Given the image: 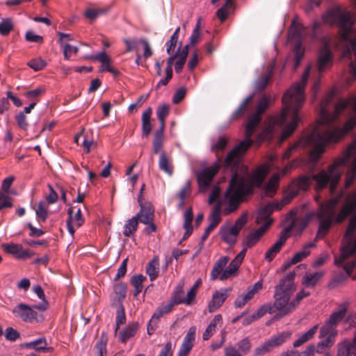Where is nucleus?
I'll return each instance as SVG.
<instances>
[{
  "instance_id": "obj_13",
  "label": "nucleus",
  "mask_w": 356,
  "mask_h": 356,
  "mask_svg": "<svg viewBox=\"0 0 356 356\" xmlns=\"http://www.w3.org/2000/svg\"><path fill=\"white\" fill-rule=\"evenodd\" d=\"M296 220L292 219L291 225L285 227L284 230L280 233L278 240L276 243L269 248V250L265 254V259L268 261H271L277 255V254L281 250L282 246L286 243L289 233L293 229L296 225Z\"/></svg>"
},
{
  "instance_id": "obj_41",
  "label": "nucleus",
  "mask_w": 356,
  "mask_h": 356,
  "mask_svg": "<svg viewBox=\"0 0 356 356\" xmlns=\"http://www.w3.org/2000/svg\"><path fill=\"white\" fill-rule=\"evenodd\" d=\"M316 244L313 242L309 243L306 245L304 246L303 249L298 252H296L292 258V263L297 264L304 259H305L309 254L311 248L315 247Z\"/></svg>"
},
{
  "instance_id": "obj_57",
  "label": "nucleus",
  "mask_w": 356,
  "mask_h": 356,
  "mask_svg": "<svg viewBox=\"0 0 356 356\" xmlns=\"http://www.w3.org/2000/svg\"><path fill=\"white\" fill-rule=\"evenodd\" d=\"M125 321L126 315L124 312V309L122 305H120V307L118 309L116 312V326L115 330V334H117L120 325L124 324Z\"/></svg>"
},
{
  "instance_id": "obj_34",
  "label": "nucleus",
  "mask_w": 356,
  "mask_h": 356,
  "mask_svg": "<svg viewBox=\"0 0 356 356\" xmlns=\"http://www.w3.org/2000/svg\"><path fill=\"white\" fill-rule=\"evenodd\" d=\"M163 132L164 129L159 128L154 133L152 144V151L155 154H159L163 147L164 138Z\"/></svg>"
},
{
  "instance_id": "obj_44",
  "label": "nucleus",
  "mask_w": 356,
  "mask_h": 356,
  "mask_svg": "<svg viewBox=\"0 0 356 356\" xmlns=\"http://www.w3.org/2000/svg\"><path fill=\"white\" fill-rule=\"evenodd\" d=\"M221 203L218 201L213 207L211 213L209 216L211 220L210 224L214 227H217L221 220Z\"/></svg>"
},
{
  "instance_id": "obj_30",
  "label": "nucleus",
  "mask_w": 356,
  "mask_h": 356,
  "mask_svg": "<svg viewBox=\"0 0 356 356\" xmlns=\"http://www.w3.org/2000/svg\"><path fill=\"white\" fill-rule=\"evenodd\" d=\"M184 225L183 227L185 229L182 240H186L192 234L193 228L192 226V221L193 220V213L191 208H188L184 215Z\"/></svg>"
},
{
  "instance_id": "obj_4",
  "label": "nucleus",
  "mask_w": 356,
  "mask_h": 356,
  "mask_svg": "<svg viewBox=\"0 0 356 356\" xmlns=\"http://www.w3.org/2000/svg\"><path fill=\"white\" fill-rule=\"evenodd\" d=\"M343 192L324 204H321L316 211V217L319 220L317 237L323 238L330 227L336 223L343 221L351 213L354 216L350 218L346 232V237L350 238L356 229V193L350 195L343 204L339 206V202Z\"/></svg>"
},
{
  "instance_id": "obj_29",
  "label": "nucleus",
  "mask_w": 356,
  "mask_h": 356,
  "mask_svg": "<svg viewBox=\"0 0 356 356\" xmlns=\"http://www.w3.org/2000/svg\"><path fill=\"white\" fill-rule=\"evenodd\" d=\"M234 8V0H225V3L216 11V16L221 23L227 19Z\"/></svg>"
},
{
  "instance_id": "obj_19",
  "label": "nucleus",
  "mask_w": 356,
  "mask_h": 356,
  "mask_svg": "<svg viewBox=\"0 0 356 356\" xmlns=\"http://www.w3.org/2000/svg\"><path fill=\"white\" fill-rule=\"evenodd\" d=\"M177 58H178V49H177L174 54H172V56L168 58L167 61V67L165 68V77L159 81L156 86V89H158L161 86H166L169 83L170 80L172 77L173 65L175 66V72H178V60H176Z\"/></svg>"
},
{
  "instance_id": "obj_10",
  "label": "nucleus",
  "mask_w": 356,
  "mask_h": 356,
  "mask_svg": "<svg viewBox=\"0 0 356 356\" xmlns=\"http://www.w3.org/2000/svg\"><path fill=\"white\" fill-rule=\"evenodd\" d=\"M310 182V178L308 176H301L294 179L289 186L284 198L282 202L276 203H270L273 205L274 210L281 209L285 204H289L293 198L298 195L300 191L307 189Z\"/></svg>"
},
{
  "instance_id": "obj_15",
  "label": "nucleus",
  "mask_w": 356,
  "mask_h": 356,
  "mask_svg": "<svg viewBox=\"0 0 356 356\" xmlns=\"http://www.w3.org/2000/svg\"><path fill=\"white\" fill-rule=\"evenodd\" d=\"M219 168L220 165L215 164L198 172L197 181L201 192L205 193L207 191L213 177L218 172Z\"/></svg>"
},
{
  "instance_id": "obj_12",
  "label": "nucleus",
  "mask_w": 356,
  "mask_h": 356,
  "mask_svg": "<svg viewBox=\"0 0 356 356\" xmlns=\"http://www.w3.org/2000/svg\"><path fill=\"white\" fill-rule=\"evenodd\" d=\"M297 165L298 161H293L287 165L284 168H283L280 172L274 173L265 186L264 192L266 195L268 197H273L276 193L281 177H284L289 172H290L291 169L296 168Z\"/></svg>"
},
{
  "instance_id": "obj_16",
  "label": "nucleus",
  "mask_w": 356,
  "mask_h": 356,
  "mask_svg": "<svg viewBox=\"0 0 356 356\" xmlns=\"http://www.w3.org/2000/svg\"><path fill=\"white\" fill-rule=\"evenodd\" d=\"M1 248L5 252L13 255L18 259H26L33 255V252L29 249H24L21 244L3 243Z\"/></svg>"
},
{
  "instance_id": "obj_17",
  "label": "nucleus",
  "mask_w": 356,
  "mask_h": 356,
  "mask_svg": "<svg viewBox=\"0 0 356 356\" xmlns=\"http://www.w3.org/2000/svg\"><path fill=\"white\" fill-rule=\"evenodd\" d=\"M138 202L140 204V211L136 215L139 221L143 224L151 222L154 218V209L150 202H143L141 195L138 197Z\"/></svg>"
},
{
  "instance_id": "obj_24",
  "label": "nucleus",
  "mask_w": 356,
  "mask_h": 356,
  "mask_svg": "<svg viewBox=\"0 0 356 356\" xmlns=\"http://www.w3.org/2000/svg\"><path fill=\"white\" fill-rule=\"evenodd\" d=\"M222 316L221 314H216L213 318L211 321L210 323L206 328L204 332L202 334V339L204 341L209 340L213 334L216 332L218 327H220L222 325Z\"/></svg>"
},
{
  "instance_id": "obj_52",
  "label": "nucleus",
  "mask_w": 356,
  "mask_h": 356,
  "mask_svg": "<svg viewBox=\"0 0 356 356\" xmlns=\"http://www.w3.org/2000/svg\"><path fill=\"white\" fill-rule=\"evenodd\" d=\"M127 286L125 283L120 282L115 285L114 291L119 301H122L127 296Z\"/></svg>"
},
{
  "instance_id": "obj_1",
  "label": "nucleus",
  "mask_w": 356,
  "mask_h": 356,
  "mask_svg": "<svg viewBox=\"0 0 356 356\" xmlns=\"http://www.w3.org/2000/svg\"><path fill=\"white\" fill-rule=\"evenodd\" d=\"M334 96V91L328 92L320 105L321 124L326 126L325 130H314L299 140L285 151L283 159H288L298 148L312 147L309 160L315 162L324 152L325 145L337 143L356 126V97L351 101L340 100L335 104L334 112L330 113L328 105Z\"/></svg>"
},
{
  "instance_id": "obj_61",
  "label": "nucleus",
  "mask_w": 356,
  "mask_h": 356,
  "mask_svg": "<svg viewBox=\"0 0 356 356\" xmlns=\"http://www.w3.org/2000/svg\"><path fill=\"white\" fill-rule=\"evenodd\" d=\"M268 104L269 98L266 96H264L259 100L254 113L261 117V114L264 113L268 108Z\"/></svg>"
},
{
  "instance_id": "obj_60",
  "label": "nucleus",
  "mask_w": 356,
  "mask_h": 356,
  "mask_svg": "<svg viewBox=\"0 0 356 356\" xmlns=\"http://www.w3.org/2000/svg\"><path fill=\"white\" fill-rule=\"evenodd\" d=\"M13 207V198L4 193L0 192V211Z\"/></svg>"
},
{
  "instance_id": "obj_14",
  "label": "nucleus",
  "mask_w": 356,
  "mask_h": 356,
  "mask_svg": "<svg viewBox=\"0 0 356 356\" xmlns=\"http://www.w3.org/2000/svg\"><path fill=\"white\" fill-rule=\"evenodd\" d=\"M13 313L16 317L20 318L24 322L31 323L34 321H40L43 319L42 315L38 314L33 310V308L26 304L20 303L17 305L13 309Z\"/></svg>"
},
{
  "instance_id": "obj_36",
  "label": "nucleus",
  "mask_w": 356,
  "mask_h": 356,
  "mask_svg": "<svg viewBox=\"0 0 356 356\" xmlns=\"http://www.w3.org/2000/svg\"><path fill=\"white\" fill-rule=\"evenodd\" d=\"M159 260L158 257L151 260L146 266V272L151 281H154L159 275Z\"/></svg>"
},
{
  "instance_id": "obj_27",
  "label": "nucleus",
  "mask_w": 356,
  "mask_h": 356,
  "mask_svg": "<svg viewBox=\"0 0 356 356\" xmlns=\"http://www.w3.org/2000/svg\"><path fill=\"white\" fill-rule=\"evenodd\" d=\"M152 108H147L142 115V136L147 138L152 129L151 123Z\"/></svg>"
},
{
  "instance_id": "obj_51",
  "label": "nucleus",
  "mask_w": 356,
  "mask_h": 356,
  "mask_svg": "<svg viewBox=\"0 0 356 356\" xmlns=\"http://www.w3.org/2000/svg\"><path fill=\"white\" fill-rule=\"evenodd\" d=\"M13 29V24L10 18H6L0 23V34L1 35H8Z\"/></svg>"
},
{
  "instance_id": "obj_37",
  "label": "nucleus",
  "mask_w": 356,
  "mask_h": 356,
  "mask_svg": "<svg viewBox=\"0 0 356 356\" xmlns=\"http://www.w3.org/2000/svg\"><path fill=\"white\" fill-rule=\"evenodd\" d=\"M146 280V277L141 274L134 275L130 280L131 284L134 287L135 291L134 296L137 297L143 289V282Z\"/></svg>"
},
{
  "instance_id": "obj_35",
  "label": "nucleus",
  "mask_w": 356,
  "mask_h": 356,
  "mask_svg": "<svg viewBox=\"0 0 356 356\" xmlns=\"http://www.w3.org/2000/svg\"><path fill=\"white\" fill-rule=\"evenodd\" d=\"M182 291L179 289V304L187 306H193L196 303L197 293L191 288L188 291L186 295H181Z\"/></svg>"
},
{
  "instance_id": "obj_62",
  "label": "nucleus",
  "mask_w": 356,
  "mask_h": 356,
  "mask_svg": "<svg viewBox=\"0 0 356 356\" xmlns=\"http://www.w3.org/2000/svg\"><path fill=\"white\" fill-rule=\"evenodd\" d=\"M86 58L97 60L102 63V64L108 65L110 63V58L107 56V54L104 51L99 52L96 55L87 56Z\"/></svg>"
},
{
  "instance_id": "obj_40",
  "label": "nucleus",
  "mask_w": 356,
  "mask_h": 356,
  "mask_svg": "<svg viewBox=\"0 0 356 356\" xmlns=\"http://www.w3.org/2000/svg\"><path fill=\"white\" fill-rule=\"evenodd\" d=\"M170 113V105L163 104L158 106L156 109V115L160 123V127L165 129V119Z\"/></svg>"
},
{
  "instance_id": "obj_25",
  "label": "nucleus",
  "mask_w": 356,
  "mask_h": 356,
  "mask_svg": "<svg viewBox=\"0 0 356 356\" xmlns=\"http://www.w3.org/2000/svg\"><path fill=\"white\" fill-rule=\"evenodd\" d=\"M266 232V226H261L255 231L250 233L247 236L246 239L243 243V245L245 246L243 248H246L247 250L248 248H250L255 245Z\"/></svg>"
},
{
  "instance_id": "obj_26",
  "label": "nucleus",
  "mask_w": 356,
  "mask_h": 356,
  "mask_svg": "<svg viewBox=\"0 0 356 356\" xmlns=\"http://www.w3.org/2000/svg\"><path fill=\"white\" fill-rule=\"evenodd\" d=\"M139 324L138 322H132L128 324L126 328L119 332V340L125 343L129 339L133 337L138 330Z\"/></svg>"
},
{
  "instance_id": "obj_33",
  "label": "nucleus",
  "mask_w": 356,
  "mask_h": 356,
  "mask_svg": "<svg viewBox=\"0 0 356 356\" xmlns=\"http://www.w3.org/2000/svg\"><path fill=\"white\" fill-rule=\"evenodd\" d=\"M318 325H314L309 330L299 336L293 343L295 348L299 347L313 338L318 330Z\"/></svg>"
},
{
  "instance_id": "obj_39",
  "label": "nucleus",
  "mask_w": 356,
  "mask_h": 356,
  "mask_svg": "<svg viewBox=\"0 0 356 356\" xmlns=\"http://www.w3.org/2000/svg\"><path fill=\"white\" fill-rule=\"evenodd\" d=\"M356 179V156L354 159L350 168L349 170L348 171L346 176V181H345V187L348 188L350 187L354 182L355 179ZM356 193V192H354L351 194H349L346 197V200L351 195Z\"/></svg>"
},
{
  "instance_id": "obj_28",
  "label": "nucleus",
  "mask_w": 356,
  "mask_h": 356,
  "mask_svg": "<svg viewBox=\"0 0 356 356\" xmlns=\"http://www.w3.org/2000/svg\"><path fill=\"white\" fill-rule=\"evenodd\" d=\"M322 271L315 273H307L302 279V284L307 287H314L323 277Z\"/></svg>"
},
{
  "instance_id": "obj_23",
  "label": "nucleus",
  "mask_w": 356,
  "mask_h": 356,
  "mask_svg": "<svg viewBox=\"0 0 356 356\" xmlns=\"http://www.w3.org/2000/svg\"><path fill=\"white\" fill-rule=\"evenodd\" d=\"M178 305V286L175 289L173 296L166 303L159 306L155 313L154 318H159L164 314L170 313L175 305Z\"/></svg>"
},
{
  "instance_id": "obj_42",
  "label": "nucleus",
  "mask_w": 356,
  "mask_h": 356,
  "mask_svg": "<svg viewBox=\"0 0 356 356\" xmlns=\"http://www.w3.org/2000/svg\"><path fill=\"white\" fill-rule=\"evenodd\" d=\"M291 334V333L290 332H283L273 336L268 341L273 348H275L284 343L286 340L290 337Z\"/></svg>"
},
{
  "instance_id": "obj_2",
  "label": "nucleus",
  "mask_w": 356,
  "mask_h": 356,
  "mask_svg": "<svg viewBox=\"0 0 356 356\" xmlns=\"http://www.w3.org/2000/svg\"><path fill=\"white\" fill-rule=\"evenodd\" d=\"M310 72V67H307L302 76L300 82L295 83L283 95L282 102L284 105L282 113L273 118L270 123L259 134V140H270L273 135L276 126L283 127L287 121L290 122L282 131L280 136V143H282L289 137L298 125L299 121L298 111L305 102L304 88L307 83Z\"/></svg>"
},
{
  "instance_id": "obj_3",
  "label": "nucleus",
  "mask_w": 356,
  "mask_h": 356,
  "mask_svg": "<svg viewBox=\"0 0 356 356\" xmlns=\"http://www.w3.org/2000/svg\"><path fill=\"white\" fill-rule=\"evenodd\" d=\"M223 167L225 170H229L232 173L224 200L220 202L221 206L227 204L224 209V213L229 215L238 208L243 196L251 193L254 187H259L261 185L268 173V168L260 166L250 176L248 168L242 162L235 163L234 161H231L228 165L225 159Z\"/></svg>"
},
{
  "instance_id": "obj_64",
  "label": "nucleus",
  "mask_w": 356,
  "mask_h": 356,
  "mask_svg": "<svg viewBox=\"0 0 356 356\" xmlns=\"http://www.w3.org/2000/svg\"><path fill=\"white\" fill-rule=\"evenodd\" d=\"M314 350L315 347L314 346H310L305 351L300 353L298 351L293 350L287 354H286L284 356H314Z\"/></svg>"
},
{
  "instance_id": "obj_46",
  "label": "nucleus",
  "mask_w": 356,
  "mask_h": 356,
  "mask_svg": "<svg viewBox=\"0 0 356 356\" xmlns=\"http://www.w3.org/2000/svg\"><path fill=\"white\" fill-rule=\"evenodd\" d=\"M106 338L104 335L101 336L95 346L96 356H106Z\"/></svg>"
},
{
  "instance_id": "obj_48",
  "label": "nucleus",
  "mask_w": 356,
  "mask_h": 356,
  "mask_svg": "<svg viewBox=\"0 0 356 356\" xmlns=\"http://www.w3.org/2000/svg\"><path fill=\"white\" fill-rule=\"evenodd\" d=\"M272 76V69H270L266 74L261 76L255 82V88L259 90H264Z\"/></svg>"
},
{
  "instance_id": "obj_49",
  "label": "nucleus",
  "mask_w": 356,
  "mask_h": 356,
  "mask_svg": "<svg viewBox=\"0 0 356 356\" xmlns=\"http://www.w3.org/2000/svg\"><path fill=\"white\" fill-rule=\"evenodd\" d=\"M35 214L37 218L42 222H44L48 218L47 207L44 206L43 202L40 201L38 204V208L35 209Z\"/></svg>"
},
{
  "instance_id": "obj_58",
  "label": "nucleus",
  "mask_w": 356,
  "mask_h": 356,
  "mask_svg": "<svg viewBox=\"0 0 356 356\" xmlns=\"http://www.w3.org/2000/svg\"><path fill=\"white\" fill-rule=\"evenodd\" d=\"M15 120L17 122V126L24 130L26 131L29 128V122L27 121L26 116L25 115L24 112H19L17 115H15Z\"/></svg>"
},
{
  "instance_id": "obj_11",
  "label": "nucleus",
  "mask_w": 356,
  "mask_h": 356,
  "mask_svg": "<svg viewBox=\"0 0 356 356\" xmlns=\"http://www.w3.org/2000/svg\"><path fill=\"white\" fill-rule=\"evenodd\" d=\"M248 221V213H243L235 222L234 225L229 227L225 226L222 227L220 229L219 234L220 238L225 243L232 245H234L237 240V236L241 230V229L244 227V225L247 223Z\"/></svg>"
},
{
  "instance_id": "obj_22",
  "label": "nucleus",
  "mask_w": 356,
  "mask_h": 356,
  "mask_svg": "<svg viewBox=\"0 0 356 356\" xmlns=\"http://www.w3.org/2000/svg\"><path fill=\"white\" fill-rule=\"evenodd\" d=\"M274 211L273 205L268 204L264 207L261 208L257 213L256 217V223L261 225V226H266V230L272 223L273 220L270 218V215Z\"/></svg>"
},
{
  "instance_id": "obj_21",
  "label": "nucleus",
  "mask_w": 356,
  "mask_h": 356,
  "mask_svg": "<svg viewBox=\"0 0 356 356\" xmlns=\"http://www.w3.org/2000/svg\"><path fill=\"white\" fill-rule=\"evenodd\" d=\"M196 327L192 326L189 328L181 343L179 356H187L195 343Z\"/></svg>"
},
{
  "instance_id": "obj_55",
  "label": "nucleus",
  "mask_w": 356,
  "mask_h": 356,
  "mask_svg": "<svg viewBox=\"0 0 356 356\" xmlns=\"http://www.w3.org/2000/svg\"><path fill=\"white\" fill-rule=\"evenodd\" d=\"M80 141H81V145L86 149V152L88 153L90 149V146L93 144V141L88 140L83 134H79L76 135L74 142L79 145Z\"/></svg>"
},
{
  "instance_id": "obj_38",
  "label": "nucleus",
  "mask_w": 356,
  "mask_h": 356,
  "mask_svg": "<svg viewBox=\"0 0 356 356\" xmlns=\"http://www.w3.org/2000/svg\"><path fill=\"white\" fill-rule=\"evenodd\" d=\"M346 312L347 305L343 304L339 311L334 312L331 314L330 317L327 320V322L333 326L336 327L337 325L344 318Z\"/></svg>"
},
{
  "instance_id": "obj_20",
  "label": "nucleus",
  "mask_w": 356,
  "mask_h": 356,
  "mask_svg": "<svg viewBox=\"0 0 356 356\" xmlns=\"http://www.w3.org/2000/svg\"><path fill=\"white\" fill-rule=\"evenodd\" d=\"M332 64V53L328 44L325 43L321 49L318 61V70L320 72H324Z\"/></svg>"
},
{
  "instance_id": "obj_7",
  "label": "nucleus",
  "mask_w": 356,
  "mask_h": 356,
  "mask_svg": "<svg viewBox=\"0 0 356 356\" xmlns=\"http://www.w3.org/2000/svg\"><path fill=\"white\" fill-rule=\"evenodd\" d=\"M334 264L342 266L346 273H339L332 279L328 284V288L331 289L345 282L356 265V238L349 240L341 248L339 256L334 259Z\"/></svg>"
},
{
  "instance_id": "obj_43",
  "label": "nucleus",
  "mask_w": 356,
  "mask_h": 356,
  "mask_svg": "<svg viewBox=\"0 0 356 356\" xmlns=\"http://www.w3.org/2000/svg\"><path fill=\"white\" fill-rule=\"evenodd\" d=\"M138 221L136 216L129 219L124 226L123 234L129 237L134 234L137 230Z\"/></svg>"
},
{
  "instance_id": "obj_45",
  "label": "nucleus",
  "mask_w": 356,
  "mask_h": 356,
  "mask_svg": "<svg viewBox=\"0 0 356 356\" xmlns=\"http://www.w3.org/2000/svg\"><path fill=\"white\" fill-rule=\"evenodd\" d=\"M178 42V28H177L170 37V39L165 43L166 51L168 54H174L177 51L175 47Z\"/></svg>"
},
{
  "instance_id": "obj_63",
  "label": "nucleus",
  "mask_w": 356,
  "mask_h": 356,
  "mask_svg": "<svg viewBox=\"0 0 356 356\" xmlns=\"http://www.w3.org/2000/svg\"><path fill=\"white\" fill-rule=\"evenodd\" d=\"M273 347L269 341H265L264 343L256 348L254 355L257 356L263 355L273 350Z\"/></svg>"
},
{
  "instance_id": "obj_59",
  "label": "nucleus",
  "mask_w": 356,
  "mask_h": 356,
  "mask_svg": "<svg viewBox=\"0 0 356 356\" xmlns=\"http://www.w3.org/2000/svg\"><path fill=\"white\" fill-rule=\"evenodd\" d=\"M263 287V282L261 280L257 282L254 285L250 286L248 289V292L244 294L250 300L254 296L260 291Z\"/></svg>"
},
{
  "instance_id": "obj_6",
  "label": "nucleus",
  "mask_w": 356,
  "mask_h": 356,
  "mask_svg": "<svg viewBox=\"0 0 356 356\" xmlns=\"http://www.w3.org/2000/svg\"><path fill=\"white\" fill-rule=\"evenodd\" d=\"M296 273L294 271L288 273L275 289L274 307L279 312L274 316V319L278 320L288 315L295 310V303L291 297L296 291V285L294 282Z\"/></svg>"
},
{
  "instance_id": "obj_47",
  "label": "nucleus",
  "mask_w": 356,
  "mask_h": 356,
  "mask_svg": "<svg viewBox=\"0 0 356 356\" xmlns=\"http://www.w3.org/2000/svg\"><path fill=\"white\" fill-rule=\"evenodd\" d=\"M252 99V96L250 95L246 97L243 102L240 104L237 110L234 113L233 117L234 118H238L241 117L245 112L248 110V106L250 103Z\"/></svg>"
},
{
  "instance_id": "obj_31",
  "label": "nucleus",
  "mask_w": 356,
  "mask_h": 356,
  "mask_svg": "<svg viewBox=\"0 0 356 356\" xmlns=\"http://www.w3.org/2000/svg\"><path fill=\"white\" fill-rule=\"evenodd\" d=\"M159 167L161 171L164 172L169 176H171L173 174L174 167L172 164L171 160L163 152L160 154Z\"/></svg>"
},
{
  "instance_id": "obj_56",
  "label": "nucleus",
  "mask_w": 356,
  "mask_h": 356,
  "mask_svg": "<svg viewBox=\"0 0 356 356\" xmlns=\"http://www.w3.org/2000/svg\"><path fill=\"white\" fill-rule=\"evenodd\" d=\"M47 345L44 338H40L35 341H31L26 344L29 348H33L36 350H44Z\"/></svg>"
},
{
  "instance_id": "obj_53",
  "label": "nucleus",
  "mask_w": 356,
  "mask_h": 356,
  "mask_svg": "<svg viewBox=\"0 0 356 356\" xmlns=\"http://www.w3.org/2000/svg\"><path fill=\"white\" fill-rule=\"evenodd\" d=\"M336 336H327V338L319 342L316 347V352L318 353H322L324 352L325 348L331 347L334 342V338Z\"/></svg>"
},
{
  "instance_id": "obj_32",
  "label": "nucleus",
  "mask_w": 356,
  "mask_h": 356,
  "mask_svg": "<svg viewBox=\"0 0 356 356\" xmlns=\"http://www.w3.org/2000/svg\"><path fill=\"white\" fill-rule=\"evenodd\" d=\"M305 28L294 19L289 31V35L291 40H299L304 35Z\"/></svg>"
},
{
  "instance_id": "obj_50",
  "label": "nucleus",
  "mask_w": 356,
  "mask_h": 356,
  "mask_svg": "<svg viewBox=\"0 0 356 356\" xmlns=\"http://www.w3.org/2000/svg\"><path fill=\"white\" fill-rule=\"evenodd\" d=\"M332 334L333 336H337V331L335 330L334 326L327 321L320 330L319 337L323 338L326 336H331Z\"/></svg>"
},
{
  "instance_id": "obj_8",
  "label": "nucleus",
  "mask_w": 356,
  "mask_h": 356,
  "mask_svg": "<svg viewBox=\"0 0 356 356\" xmlns=\"http://www.w3.org/2000/svg\"><path fill=\"white\" fill-rule=\"evenodd\" d=\"M261 119V118L255 113L250 117L245 132V139L232 149L225 158L226 163L228 165L230 163L231 161H234L235 163L242 162L243 156L252 145L253 141L251 137L254 132L255 128L259 124Z\"/></svg>"
},
{
  "instance_id": "obj_54",
  "label": "nucleus",
  "mask_w": 356,
  "mask_h": 356,
  "mask_svg": "<svg viewBox=\"0 0 356 356\" xmlns=\"http://www.w3.org/2000/svg\"><path fill=\"white\" fill-rule=\"evenodd\" d=\"M46 65V62L41 58H33L27 63V65L35 72L42 70Z\"/></svg>"
},
{
  "instance_id": "obj_9",
  "label": "nucleus",
  "mask_w": 356,
  "mask_h": 356,
  "mask_svg": "<svg viewBox=\"0 0 356 356\" xmlns=\"http://www.w3.org/2000/svg\"><path fill=\"white\" fill-rule=\"evenodd\" d=\"M246 254V248H243L236 257L230 262L228 266L223 270V268L229 261L227 256L220 258L214 264L211 272V280H215L218 277L220 280H225L230 277L234 276L241 266Z\"/></svg>"
},
{
  "instance_id": "obj_5",
  "label": "nucleus",
  "mask_w": 356,
  "mask_h": 356,
  "mask_svg": "<svg viewBox=\"0 0 356 356\" xmlns=\"http://www.w3.org/2000/svg\"><path fill=\"white\" fill-rule=\"evenodd\" d=\"M356 153V143L348 146L342 158L335 161L327 170H323L313 176L318 191L329 188L330 193H334L341 179L342 170L340 167L346 165L349 159Z\"/></svg>"
},
{
  "instance_id": "obj_18",
  "label": "nucleus",
  "mask_w": 356,
  "mask_h": 356,
  "mask_svg": "<svg viewBox=\"0 0 356 356\" xmlns=\"http://www.w3.org/2000/svg\"><path fill=\"white\" fill-rule=\"evenodd\" d=\"M232 288H222L216 291L212 296V298L209 302L208 309L210 313L217 310L223 304L225 300L231 293Z\"/></svg>"
}]
</instances>
